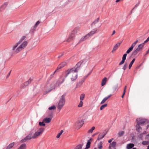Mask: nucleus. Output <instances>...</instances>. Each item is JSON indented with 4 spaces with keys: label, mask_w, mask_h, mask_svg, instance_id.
<instances>
[{
    "label": "nucleus",
    "mask_w": 149,
    "mask_h": 149,
    "mask_svg": "<svg viewBox=\"0 0 149 149\" xmlns=\"http://www.w3.org/2000/svg\"><path fill=\"white\" fill-rule=\"evenodd\" d=\"M115 33H116L115 31V30L113 31V33H112L111 34V36L113 35L114 34H115Z\"/></svg>",
    "instance_id": "603ef678"
},
{
    "label": "nucleus",
    "mask_w": 149,
    "mask_h": 149,
    "mask_svg": "<svg viewBox=\"0 0 149 149\" xmlns=\"http://www.w3.org/2000/svg\"><path fill=\"white\" fill-rule=\"evenodd\" d=\"M111 96V95L110 94V95H109L107 97H106L107 98V99H108L109 97H110Z\"/></svg>",
    "instance_id": "864d4df0"
},
{
    "label": "nucleus",
    "mask_w": 149,
    "mask_h": 149,
    "mask_svg": "<svg viewBox=\"0 0 149 149\" xmlns=\"http://www.w3.org/2000/svg\"><path fill=\"white\" fill-rule=\"evenodd\" d=\"M121 43V42L120 43H118L115 45L113 47L112 52H113V51L116 50L117 49L118 47L120 45Z\"/></svg>",
    "instance_id": "a211bd4d"
},
{
    "label": "nucleus",
    "mask_w": 149,
    "mask_h": 149,
    "mask_svg": "<svg viewBox=\"0 0 149 149\" xmlns=\"http://www.w3.org/2000/svg\"><path fill=\"white\" fill-rule=\"evenodd\" d=\"M97 31V29H95L93 30V31H92L90 32L89 33L87 34V36L89 38L90 36H93V35L96 33Z\"/></svg>",
    "instance_id": "f8f14e48"
},
{
    "label": "nucleus",
    "mask_w": 149,
    "mask_h": 149,
    "mask_svg": "<svg viewBox=\"0 0 149 149\" xmlns=\"http://www.w3.org/2000/svg\"><path fill=\"white\" fill-rule=\"evenodd\" d=\"M65 94H63L60 98L58 104L57 106V108L59 111L62 109L65 104Z\"/></svg>",
    "instance_id": "7ed1b4c3"
},
{
    "label": "nucleus",
    "mask_w": 149,
    "mask_h": 149,
    "mask_svg": "<svg viewBox=\"0 0 149 149\" xmlns=\"http://www.w3.org/2000/svg\"><path fill=\"white\" fill-rule=\"evenodd\" d=\"M87 34H86L85 36H84L82 37L80 39L79 42H82L85 40H86V39H87V38H88V36H86Z\"/></svg>",
    "instance_id": "4be33fe9"
},
{
    "label": "nucleus",
    "mask_w": 149,
    "mask_h": 149,
    "mask_svg": "<svg viewBox=\"0 0 149 149\" xmlns=\"http://www.w3.org/2000/svg\"><path fill=\"white\" fill-rule=\"evenodd\" d=\"M63 130H61V132L57 134L56 137L57 138H58L60 137V136L62 134L63 132Z\"/></svg>",
    "instance_id": "f704fd0d"
},
{
    "label": "nucleus",
    "mask_w": 149,
    "mask_h": 149,
    "mask_svg": "<svg viewBox=\"0 0 149 149\" xmlns=\"http://www.w3.org/2000/svg\"><path fill=\"white\" fill-rule=\"evenodd\" d=\"M142 144L143 145H147L148 144V142L147 141H144L142 142Z\"/></svg>",
    "instance_id": "37998d69"
},
{
    "label": "nucleus",
    "mask_w": 149,
    "mask_h": 149,
    "mask_svg": "<svg viewBox=\"0 0 149 149\" xmlns=\"http://www.w3.org/2000/svg\"><path fill=\"white\" fill-rule=\"evenodd\" d=\"M66 64L65 62H63L60 64L58 66V68L59 69L61 68L64 66Z\"/></svg>",
    "instance_id": "bb28decb"
},
{
    "label": "nucleus",
    "mask_w": 149,
    "mask_h": 149,
    "mask_svg": "<svg viewBox=\"0 0 149 149\" xmlns=\"http://www.w3.org/2000/svg\"><path fill=\"white\" fill-rule=\"evenodd\" d=\"M95 127H93L92 128L90 129L88 132V133H92L93 131L95 130Z\"/></svg>",
    "instance_id": "72a5a7b5"
},
{
    "label": "nucleus",
    "mask_w": 149,
    "mask_h": 149,
    "mask_svg": "<svg viewBox=\"0 0 149 149\" xmlns=\"http://www.w3.org/2000/svg\"><path fill=\"white\" fill-rule=\"evenodd\" d=\"M89 75V74H88L87 75V76H86L85 77V78H86V77H87L88 76V75Z\"/></svg>",
    "instance_id": "69168bd1"
},
{
    "label": "nucleus",
    "mask_w": 149,
    "mask_h": 149,
    "mask_svg": "<svg viewBox=\"0 0 149 149\" xmlns=\"http://www.w3.org/2000/svg\"><path fill=\"white\" fill-rule=\"evenodd\" d=\"M26 145L25 143L22 144L17 149H26Z\"/></svg>",
    "instance_id": "6ab92c4d"
},
{
    "label": "nucleus",
    "mask_w": 149,
    "mask_h": 149,
    "mask_svg": "<svg viewBox=\"0 0 149 149\" xmlns=\"http://www.w3.org/2000/svg\"><path fill=\"white\" fill-rule=\"evenodd\" d=\"M81 64V63L79 62L74 68L68 70L65 72V77L69 76L72 82L75 81L77 78V72Z\"/></svg>",
    "instance_id": "f257e3e1"
},
{
    "label": "nucleus",
    "mask_w": 149,
    "mask_h": 149,
    "mask_svg": "<svg viewBox=\"0 0 149 149\" xmlns=\"http://www.w3.org/2000/svg\"><path fill=\"white\" fill-rule=\"evenodd\" d=\"M116 142L113 141L111 143L110 145L113 147H114L116 145Z\"/></svg>",
    "instance_id": "c9c22d12"
},
{
    "label": "nucleus",
    "mask_w": 149,
    "mask_h": 149,
    "mask_svg": "<svg viewBox=\"0 0 149 149\" xmlns=\"http://www.w3.org/2000/svg\"><path fill=\"white\" fill-rule=\"evenodd\" d=\"M84 123V121L83 120H82L80 121H78V122H77V126H79L80 127L82 126Z\"/></svg>",
    "instance_id": "aec40b11"
},
{
    "label": "nucleus",
    "mask_w": 149,
    "mask_h": 149,
    "mask_svg": "<svg viewBox=\"0 0 149 149\" xmlns=\"http://www.w3.org/2000/svg\"><path fill=\"white\" fill-rule=\"evenodd\" d=\"M15 144V143L14 142H13L10 143V144H9L7 147V148L8 149H10L12 148L14 146Z\"/></svg>",
    "instance_id": "a878e982"
},
{
    "label": "nucleus",
    "mask_w": 149,
    "mask_h": 149,
    "mask_svg": "<svg viewBox=\"0 0 149 149\" xmlns=\"http://www.w3.org/2000/svg\"><path fill=\"white\" fill-rule=\"evenodd\" d=\"M11 72V71H10V72H9V73H8V75H7V76L6 77V78H8L10 76V74Z\"/></svg>",
    "instance_id": "09e8293b"
},
{
    "label": "nucleus",
    "mask_w": 149,
    "mask_h": 149,
    "mask_svg": "<svg viewBox=\"0 0 149 149\" xmlns=\"http://www.w3.org/2000/svg\"><path fill=\"white\" fill-rule=\"evenodd\" d=\"M107 106V104H104L102 105L100 108V109L101 110H102L104 108L106 107Z\"/></svg>",
    "instance_id": "473e14b6"
},
{
    "label": "nucleus",
    "mask_w": 149,
    "mask_h": 149,
    "mask_svg": "<svg viewBox=\"0 0 149 149\" xmlns=\"http://www.w3.org/2000/svg\"><path fill=\"white\" fill-rule=\"evenodd\" d=\"M125 95H123V94L121 96V97L122 98H123L124 97V96Z\"/></svg>",
    "instance_id": "bf43d9fd"
},
{
    "label": "nucleus",
    "mask_w": 149,
    "mask_h": 149,
    "mask_svg": "<svg viewBox=\"0 0 149 149\" xmlns=\"http://www.w3.org/2000/svg\"><path fill=\"white\" fill-rule=\"evenodd\" d=\"M103 143L102 142L100 141L98 144L97 147L99 149H102L103 148L102 146Z\"/></svg>",
    "instance_id": "393cba45"
},
{
    "label": "nucleus",
    "mask_w": 149,
    "mask_h": 149,
    "mask_svg": "<svg viewBox=\"0 0 149 149\" xmlns=\"http://www.w3.org/2000/svg\"><path fill=\"white\" fill-rule=\"evenodd\" d=\"M111 147H112V146H111L110 145H109V149H111Z\"/></svg>",
    "instance_id": "5fc2aeb1"
},
{
    "label": "nucleus",
    "mask_w": 149,
    "mask_h": 149,
    "mask_svg": "<svg viewBox=\"0 0 149 149\" xmlns=\"http://www.w3.org/2000/svg\"><path fill=\"white\" fill-rule=\"evenodd\" d=\"M91 143V142L89 141H88L86 145V147L84 149H88L90 147Z\"/></svg>",
    "instance_id": "c85d7f7f"
},
{
    "label": "nucleus",
    "mask_w": 149,
    "mask_h": 149,
    "mask_svg": "<svg viewBox=\"0 0 149 149\" xmlns=\"http://www.w3.org/2000/svg\"><path fill=\"white\" fill-rule=\"evenodd\" d=\"M132 149H136V148H133Z\"/></svg>",
    "instance_id": "774afa93"
},
{
    "label": "nucleus",
    "mask_w": 149,
    "mask_h": 149,
    "mask_svg": "<svg viewBox=\"0 0 149 149\" xmlns=\"http://www.w3.org/2000/svg\"><path fill=\"white\" fill-rule=\"evenodd\" d=\"M138 42V40L135 41L131 46L129 49L127 50L125 54H128L130 53L133 50V48L135 46Z\"/></svg>",
    "instance_id": "6e6552de"
},
{
    "label": "nucleus",
    "mask_w": 149,
    "mask_h": 149,
    "mask_svg": "<svg viewBox=\"0 0 149 149\" xmlns=\"http://www.w3.org/2000/svg\"><path fill=\"white\" fill-rule=\"evenodd\" d=\"M118 85L117 84L114 86L113 87V90L114 91L118 90Z\"/></svg>",
    "instance_id": "2f4dec72"
},
{
    "label": "nucleus",
    "mask_w": 149,
    "mask_h": 149,
    "mask_svg": "<svg viewBox=\"0 0 149 149\" xmlns=\"http://www.w3.org/2000/svg\"><path fill=\"white\" fill-rule=\"evenodd\" d=\"M134 146V144L133 143H129L127 145L126 148L127 149H131Z\"/></svg>",
    "instance_id": "412c9836"
},
{
    "label": "nucleus",
    "mask_w": 149,
    "mask_h": 149,
    "mask_svg": "<svg viewBox=\"0 0 149 149\" xmlns=\"http://www.w3.org/2000/svg\"><path fill=\"white\" fill-rule=\"evenodd\" d=\"M56 107L55 106H53L49 107V110H51L52 109H56Z\"/></svg>",
    "instance_id": "49530a36"
},
{
    "label": "nucleus",
    "mask_w": 149,
    "mask_h": 149,
    "mask_svg": "<svg viewBox=\"0 0 149 149\" xmlns=\"http://www.w3.org/2000/svg\"><path fill=\"white\" fill-rule=\"evenodd\" d=\"M140 125L137 124L136 125V130L138 132H141L142 131V129L141 127L140 126Z\"/></svg>",
    "instance_id": "2eb2a0df"
},
{
    "label": "nucleus",
    "mask_w": 149,
    "mask_h": 149,
    "mask_svg": "<svg viewBox=\"0 0 149 149\" xmlns=\"http://www.w3.org/2000/svg\"><path fill=\"white\" fill-rule=\"evenodd\" d=\"M27 139L26 138V137H25V138H24V139L21 140L20 141V142L21 143H23L25 142L26 141H27Z\"/></svg>",
    "instance_id": "79ce46f5"
},
{
    "label": "nucleus",
    "mask_w": 149,
    "mask_h": 149,
    "mask_svg": "<svg viewBox=\"0 0 149 149\" xmlns=\"http://www.w3.org/2000/svg\"><path fill=\"white\" fill-rule=\"evenodd\" d=\"M107 81V78L104 77L102 80L101 85L102 86H104L106 84Z\"/></svg>",
    "instance_id": "b1692460"
},
{
    "label": "nucleus",
    "mask_w": 149,
    "mask_h": 149,
    "mask_svg": "<svg viewBox=\"0 0 149 149\" xmlns=\"http://www.w3.org/2000/svg\"><path fill=\"white\" fill-rule=\"evenodd\" d=\"M40 23V22L38 21L36 24H35L34 26H33L31 29L30 30L29 33H33V32L35 30L36 28L39 25Z\"/></svg>",
    "instance_id": "9d476101"
},
{
    "label": "nucleus",
    "mask_w": 149,
    "mask_h": 149,
    "mask_svg": "<svg viewBox=\"0 0 149 149\" xmlns=\"http://www.w3.org/2000/svg\"><path fill=\"white\" fill-rule=\"evenodd\" d=\"M105 135V134H100L97 137V140L99 141L101 139L104 137Z\"/></svg>",
    "instance_id": "dca6fc26"
},
{
    "label": "nucleus",
    "mask_w": 149,
    "mask_h": 149,
    "mask_svg": "<svg viewBox=\"0 0 149 149\" xmlns=\"http://www.w3.org/2000/svg\"><path fill=\"white\" fill-rule=\"evenodd\" d=\"M85 95L84 93H82L80 97V99L81 100V101H82L84 100L85 98Z\"/></svg>",
    "instance_id": "7c9ffc66"
},
{
    "label": "nucleus",
    "mask_w": 149,
    "mask_h": 149,
    "mask_svg": "<svg viewBox=\"0 0 149 149\" xmlns=\"http://www.w3.org/2000/svg\"><path fill=\"white\" fill-rule=\"evenodd\" d=\"M2 10L1 9V8L0 7V12H1L2 11Z\"/></svg>",
    "instance_id": "e2e57ef3"
},
{
    "label": "nucleus",
    "mask_w": 149,
    "mask_h": 149,
    "mask_svg": "<svg viewBox=\"0 0 149 149\" xmlns=\"http://www.w3.org/2000/svg\"><path fill=\"white\" fill-rule=\"evenodd\" d=\"M8 4V3L7 2H5L0 7L2 10L5 9Z\"/></svg>",
    "instance_id": "5701e85b"
},
{
    "label": "nucleus",
    "mask_w": 149,
    "mask_h": 149,
    "mask_svg": "<svg viewBox=\"0 0 149 149\" xmlns=\"http://www.w3.org/2000/svg\"><path fill=\"white\" fill-rule=\"evenodd\" d=\"M45 130V128H41L39 129L35 133L33 134L34 136V138L35 139L37 138L38 136L41 135L43 132H44Z\"/></svg>",
    "instance_id": "423d86ee"
},
{
    "label": "nucleus",
    "mask_w": 149,
    "mask_h": 149,
    "mask_svg": "<svg viewBox=\"0 0 149 149\" xmlns=\"http://www.w3.org/2000/svg\"><path fill=\"white\" fill-rule=\"evenodd\" d=\"M135 58H134L133 59L132 61L129 64V69H130L132 67L133 63H134V62L135 61Z\"/></svg>",
    "instance_id": "c756f323"
},
{
    "label": "nucleus",
    "mask_w": 149,
    "mask_h": 149,
    "mask_svg": "<svg viewBox=\"0 0 149 149\" xmlns=\"http://www.w3.org/2000/svg\"><path fill=\"white\" fill-rule=\"evenodd\" d=\"M124 134V131H121L119 132L118 133V135L120 137L123 136Z\"/></svg>",
    "instance_id": "4c0bfd02"
},
{
    "label": "nucleus",
    "mask_w": 149,
    "mask_h": 149,
    "mask_svg": "<svg viewBox=\"0 0 149 149\" xmlns=\"http://www.w3.org/2000/svg\"><path fill=\"white\" fill-rule=\"evenodd\" d=\"M147 149H149V145L147 147Z\"/></svg>",
    "instance_id": "338daca9"
},
{
    "label": "nucleus",
    "mask_w": 149,
    "mask_h": 149,
    "mask_svg": "<svg viewBox=\"0 0 149 149\" xmlns=\"http://www.w3.org/2000/svg\"><path fill=\"white\" fill-rule=\"evenodd\" d=\"M127 88V86H125L124 88V91H126V89Z\"/></svg>",
    "instance_id": "6e6d98bb"
},
{
    "label": "nucleus",
    "mask_w": 149,
    "mask_h": 149,
    "mask_svg": "<svg viewBox=\"0 0 149 149\" xmlns=\"http://www.w3.org/2000/svg\"><path fill=\"white\" fill-rule=\"evenodd\" d=\"M83 105V102L82 101H81L78 106V107H81Z\"/></svg>",
    "instance_id": "a18cd8bd"
},
{
    "label": "nucleus",
    "mask_w": 149,
    "mask_h": 149,
    "mask_svg": "<svg viewBox=\"0 0 149 149\" xmlns=\"http://www.w3.org/2000/svg\"><path fill=\"white\" fill-rule=\"evenodd\" d=\"M128 66V64L127 63H125V64H124V66L123 67V69L124 70H125L127 67Z\"/></svg>",
    "instance_id": "a19ab883"
},
{
    "label": "nucleus",
    "mask_w": 149,
    "mask_h": 149,
    "mask_svg": "<svg viewBox=\"0 0 149 149\" xmlns=\"http://www.w3.org/2000/svg\"><path fill=\"white\" fill-rule=\"evenodd\" d=\"M54 88V86L53 84L49 85L45 87L46 91L44 92V94L45 95L49 92L51 91Z\"/></svg>",
    "instance_id": "0eeeda50"
},
{
    "label": "nucleus",
    "mask_w": 149,
    "mask_h": 149,
    "mask_svg": "<svg viewBox=\"0 0 149 149\" xmlns=\"http://www.w3.org/2000/svg\"><path fill=\"white\" fill-rule=\"evenodd\" d=\"M107 99H108L106 97H105L101 102L100 104H104L106 101V100H107Z\"/></svg>",
    "instance_id": "58836bf2"
},
{
    "label": "nucleus",
    "mask_w": 149,
    "mask_h": 149,
    "mask_svg": "<svg viewBox=\"0 0 149 149\" xmlns=\"http://www.w3.org/2000/svg\"><path fill=\"white\" fill-rule=\"evenodd\" d=\"M31 81V79H29L26 82L24 83V85L25 86H28L29 84H30Z\"/></svg>",
    "instance_id": "cd10ccee"
},
{
    "label": "nucleus",
    "mask_w": 149,
    "mask_h": 149,
    "mask_svg": "<svg viewBox=\"0 0 149 149\" xmlns=\"http://www.w3.org/2000/svg\"><path fill=\"white\" fill-rule=\"evenodd\" d=\"M28 140H30L32 139H35L34 138V135L33 134V133H31L29 134L26 136V137Z\"/></svg>",
    "instance_id": "4468645a"
},
{
    "label": "nucleus",
    "mask_w": 149,
    "mask_h": 149,
    "mask_svg": "<svg viewBox=\"0 0 149 149\" xmlns=\"http://www.w3.org/2000/svg\"><path fill=\"white\" fill-rule=\"evenodd\" d=\"M82 146L79 144L76 146L74 149H82Z\"/></svg>",
    "instance_id": "e433bc0d"
},
{
    "label": "nucleus",
    "mask_w": 149,
    "mask_h": 149,
    "mask_svg": "<svg viewBox=\"0 0 149 149\" xmlns=\"http://www.w3.org/2000/svg\"><path fill=\"white\" fill-rule=\"evenodd\" d=\"M127 56V54H125L123 55L122 57V60L119 63V65H121L124 63L126 59Z\"/></svg>",
    "instance_id": "ddd939ff"
},
{
    "label": "nucleus",
    "mask_w": 149,
    "mask_h": 149,
    "mask_svg": "<svg viewBox=\"0 0 149 149\" xmlns=\"http://www.w3.org/2000/svg\"><path fill=\"white\" fill-rule=\"evenodd\" d=\"M79 30V28H75L72 32L69 38L67 39V41L68 42L70 41L74 37L75 35L77 33Z\"/></svg>",
    "instance_id": "39448f33"
},
{
    "label": "nucleus",
    "mask_w": 149,
    "mask_h": 149,
    "mask_svg": "<svg viewBox=\"0 0 149 149\" xmlns=\"http://www.w3.org/2000/svg\"><path fill=\"white\" fill-rule=\"evenodd\" d=\"M113 139V138H112V139H110L109 140H108V142L109 143H111Z\"/></svg>",
    "instance_id": "8fccbe9b"
},
{
    "label": "nucleus",
    "mask_w": 149,
    "mask_h": 149,
    "mask_svg": "<svg viewBox=\"0 0 149 149\" xmlns=\"http://www.w3.org/2000/svg\"><path fill=\"white\" fill-rule=\"evenodd\" d=\"M136 122L137 124L141 125L145 123L146 121L144 119L137 118L136 120Z\"/></svg>",
    "instance_id": "9b49d317"
},
{
    "label": "nucleus",
    "mask_w": 149,
    "mask_h": 149,
    "mask_svg": "<svg viewBox=\"0 0 149 149\" xmlns=\"http://www.w3.org/2000/svg\"><path fill=\"white\" fill-rule=\"evenodd\" d=\"M52 118V117H51L48 118H45L43 120V121L46 123H49L51 121Z\"/></svg>",
    "instance_id": "f3484780"
},
{
    "label": "nucleus",
    "mask_w": 149,
    "mask_h": 149,
    "mask_svg": "<svg viewBox=\"0 0 149 149\" xmlns=\"http://www.w3.org/2000/svg\"><path fill=\"white\" fill-rule=\"evenodd\" d=\"M56 70L53 73V74H52V75H54V74L56 72Z\"/></svg>",
    "instance_id": "13d9d810"
},
{
    "label": "nucleus",
    "mask_w": 149,
    "mask_h": 149,
    "mask_svg": "<svg viewBox=\"0 0 149 149\" xmlns=\"http://www.w3.org/2000/svg\"><path fill=\"white\" fill-rule=\"evenodd\" d=\"M138 42V40L135 41L131 46L129 49L127 50L125 54H128L130 53L133 50V48L135 46Z\"/></svg>",
    "instance_id": "1a4fd4ad"
},
{
    "label": "nucleus",
    "mask_w": 149,
    "mask_h": 149,
    "mask_svg": "<svg viewBox=\"0 0 149 149\" xmlns=\"http://www.w3.org/2000/svg\"><path fill=\"white\" fill-rule=\"evenodd\" d=\"M145 41L142 43L140 44L139 45L138 47L132 53V56L136 55L138 52L142 49L146 43Z\"/></svg>",
    "instance_id": "20e7f679"
},
{
    "label": "nucleus",
    "mask_w": 149,
    "mask_h": 149,
    "mask_svg": "<svg viewBox=\"0 0 149 149\" xmlns=\"http://www.w3.org/2000/svg\"><path fill=\"white\" fill-rule=\"evenodd\" d=\"M149 41V37L145 40L146 42H148Z\"/></svg>",
    "instance_id": "3c124183"
},
{
    "label": "nucleus",
    "mask_w": 149,
    "mask_h": 149,
    "mask_svg": "<svg viewBox=\"0 0 149 149\" xmlns=\"http://www.w3.org/2000/svg\"><path fill=\"white\" fill-rule=\"evenodd\" d=\"M138 6V5H136L135 6V7H137Z\"/></svg>",
    "instance_id": "0e129e2a"
},
{
    "label": "nucleus",
    "mask_w": 149,
    "mask_h": 149,
    "mask_svg": "<svg viewBox=\"0 0 149 149\" xmlns=\"http://www.w3.org/2000/svg\"><path fill=\"white\" fill-rule=\"evenodd\" d=\"M148 53H149V49L147 51V53H146V54H148Z\"/></svg>",
    "instance_id": "052dcab7"
},
{
    "label": "nucleus",
    "mask_w": 149,
    "mask_h": 149,
    "mask_svg": "<svg viewBox=\"0 0 149 149\" xmlns=\"http://www.w3.org/2000/svg\"><path fill=\"white\" fill-rule=\"evenodd\" d=\"M44 122L43 121L42 122H40L39 123V124L40 126H45V124L44 123Z\"/></svg>",
    "instance_id": "c03bdc74"
},
{
    "label": "nucleus",
    "mask_w": 149,
    "mask_h": 149,
    "mask_svg": "<svg viewBox=\"0 0 149 149\" xmlns=\"http://www.w3.org/2000/svg\"><path fill=\"white\" fill-rule=\"evenodd\" d=\"M125 92H126V91H123V95H125Z\"/></svg>",
    "instance_id": "4d7b16f0"
},
{
    "label": "nucleus",
    "mask_w": 149,
    "mask_h": 149,
    "mask_svg": "<svg viewBox=\"0 0 149 149\" xmlns=\"http://www.w3.org/2000/svg\"><path fill=\"white\" fill-rule=\"evenodd\" d=\"M99 19V18H97V20H95V21H94V22H93L92 24V25H93L94 24H95L97 22H98Z\"/></svg>",
    "instance_id": "de8ad7c7"
},
{
    "label": "nucleus",
    "mask_w": 149,
    "mask_h": 149,
    "mask_svg": "<svg viewBox=\"0 0 149 149\" xmlns=\"http://www.w3.org/2000/svg\"><path fill=\"white\" fill-rule=\"evenodd\" d=\"M97 133L95 134L92 135V136H94Z\"/></svg>",
    "instance_id": "680f3d73"
},
{
    "label": "nucleus",
    "mask_w": 149,
    "mask_h": 149,
    "mask_svg": "<svg viewBox=\"0 0 149 149\" xmlns=\"http://www.w3.org/2000/svg\"><path fill=\"white\" fill-rule=\"evenodd\" d=\"M26 38V36H23L20 40L12 47V50L14 54H17L24 49L28 45V42L24 41L22 43Z\"/></svg>",
    "instance_id": "f03ea898"
},
{
    "label": "nucleus",
    "mask_w": 149,
    "mask_h": 149,
    "mask_svg": "<svg viewBox=\"0 0 149 149\" xmlns=\"http://www.w3.org/2000/svg\"><path fill=\"white\" fill-rule=\"evenodd\" d=\"M83 81H82L81 82H79L77 85V87H80L82 84L84 82Z\"/></svg>",
    "instance_id": "ea45409f"
}]
</instances>
